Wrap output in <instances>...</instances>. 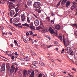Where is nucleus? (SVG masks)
Returning a JSON list of instances; mask_svg holds the SVG:
<instances>
[{
  "mask_svg": "<svg viewBox=\"0 0 77 77\" xmlns=\"http://www.w3.org/2000/svg\"><path fill=\"white\" fill-rule=\"evenodd\" d=\"M33 6L35 9H38L41 6V3L38 2H35L34 3Z\"/></svg>",
  "mask_w": 77,
  "mask_h": 77,
  "instance_id": "nucleus-1",
  "label": "nucleus"
},
{
  "mask_svg": "<svg viewBox=\"0 0 77 77\" xmlns=\"http://www.w3.org/2000/svg\"><path fill=\"white\" fill-rule=\"evenodd\" d=\"M63 41L64 43V45L65 46H66V47H68V46L69 45V42L67 40H65V39L63 36Z\"/></svg>",
  "mask_w": 77,
  "mask_h": 77,
  "instance_id": "nucleus-2",
  "label": "nucleus"
},
{
  "mask_svg": "<svg viewBox=\"0 0 77 77\" xmlns=\"http://www.w3.org/2000/svg\"><path fill=\"white\" fill-rule=\"evenodd\" d=\"M9 8L8 9L9 11H10V10L12 9H13V8H15V7H14V3H12V2H11L9 3Z\"/></svg>",
  "mask_w": 77,
  "mask_h": 77,
  "instance_id": "nucleus-3",
  "label": "nucleus"
},
{
  "mask_svg": "<svg viewBox=\"0 0 77 77\" xmlns=\"http://www.w3.org/2000/svg\"><path fill=\"white\" fill-rule=\"evenodd\" d=\"M71 48L70 47H69L66 48L65 50V51L66 53H69V52L71 51Z\"/></svg>",
  "mask_w": 77,
  "mask_h": 77,
  "instance_id": "nucleus-4",
  "label": "nucleus"
},
{
  "mask_svg": "<svg viewBox=\"0 0 77 77\" xmlns=\"http://www.w3.org/2000/svg\"><path fill=\"white\" fill-rule=\"evenodd\" d=\"M20 17L22 21L23 22L24 21L26 20V15L24 14H21L20 15Z\"/></svg>",
  "mask_w": 77,
  "mask_h": 77,
  "instance_id": "nucleus-5",
  "label": "nucleus"
},
{
  "mask_svg": "<svg viewBox=\"0 0 77 77\" xmlns=\"http://www.w3.org/2000/svg\"><path fill=\"white\" fill-rule=\"evenodd\" d=\"M34 23L36 26H39V20L38 19H36L35 20Z\"/></svg>",
  "mask_w": 77,
  "mask_h": 77,
  "instance_id": "nucleus-6",
  "label": "nucleus"
},
{
  "mask_svg": "<svg viewBox=\"0 0 77 77\" xmlns=\"http://www.w3.org/2000/svg\"><path fill=\"white\" fill-rule=\"evenodd\" d=\"M5 63H3L1 69V72H3L5 71Z\"/></svg>",
  "mask_w": 77,
  "mask_h": 77,
  "instance_id": "nucleus-7",
  "label": "nucleus"
},
{
  "mask_svg": "<svg viewBox=\"0 0 77 77\" xmlns=\"http://www.w3.org/2000/svg\"><path fill=\"white\" fill-rule=\"evenodd\" d=\"M15 71V66H14L12 65L11 66V69H10V72L11 73H13Z\"/></svg>",
  "mask_w": 77,
  "mask_h": 77,
  "instance_id": "nucleus-8",
  "label": "nucleus"
},
{
  "mask_svg": "<svg viewBox=\"0 0 77 77\" xmlns=\"http://www.w3.org/2000/svg\"><path fill=\"white\" fill-rule=\"evenodd\" d=\"M20 21V19L18 18H16L13 20V23H18Z\"/></svg>",
  "mask_w": 77,
  "mask_h": 77,
  "instance_id": "nucleus-9",
  "label": "nucleus"
},
{
  "mask_svg": "<svg viewBox=\"0 0 77 77\" xmlns=\"http://www.w3.org/2000/svg\"><path fill=\"white\" fill-rule=\"evenodd\" d=\"M10 12V15L11 17H13V16L15 15V11H14V10H11Z\"/></svg>",
  "mask_w": 77,
  "mask_h": 77,
  "instance_id": "nucleus-10",
  "label": "nucleus"
},
{
  "mask_svg": "<svg viewBox=\"0 0 77 77\" xmlns=\"http://www.w3.org/2000/svg\"><path fill=\"white\" fill-rule=\"evenodd\" d=\"M70 5H71V1H67L66 3V8H68V7L70 6Z\"/></svg>",
  "mask_w": 77,
  "mask_h": 77,
  "instance_id": "nucleus-11",
  "label": "nucleus"
},
{
  "mask_svg": "<svg viewBox=\"0 0 77 77\" xmlns=\"http://www.w3.org/2000/svg\"><path fill=\"white\" fill-rule=\"evenodd\" d=\"M27 70H25L23 71V76L24 77H26V75H27Z\"/></svg>",
  "mask_w": 77,
  "mask_h": 77,
  "instance_id": "nucleus-12",
  "label": "nucleus"
},
{
  "mask_svg": "<svg viewBox=\"0 0 77 77\" xmlns=\"http://www.w3.org/2000/svg\"><path fill=\"white\" fill-rule=\"evenodd\" d=\"M55 28L57 30H60V26L59 25H56L55 26Z\"/></svg>",
  "mask_w": 77,
  "mask_h": 77,
  "instance_id": "nucleus-13",
  "label": "nucleus"
},
{
  "mask_svg": "<svg viewBox=\"0 0 77 77\" xmlns=\"http://www.w3.org/2000/svg\"><path fill=\"white\" fill-rule=\"evenodd\" d=\"M35 76V71H32L31 72V73L30 75V76L29 77H34Z\"/></svg>",
  "mask_w": 77,
  "mask_h": 77,
  "instance_id": "nucleus-14",
  "label": "nucleus"
},
{
  "mask_svg": "<svg viewBox=\"0 0 77 77\" xmlns=\"http://www.w3.org/2000/svg\"><path fill=\"white\" fill-rule=\"evenodd\" d=\"M49 31L50 33L51 34L54 33V30L51 27L49 28Z\"/></svg>",
  "mask_w": 77,
  "mask_h": 77,
  "instance_id": "nucleus-15",
  "label": "nucleus"
},
{
  "mask_svg": "<svg viewBox=\"0 0 77 77\" xmlns=\"http://www.w3.org/2000/svg\"><path fill=\"white\" fill-rule=\"evenodd\" d=\"M9 28L11 29V30H12L13 31H15V28H14V27H12V26H11V25H9Z\"/></svg>",
  "mask_w": 77,
  "mask_h": 77,
  "instance_id": "nucleus-16",
  "label": "nucleus"
},
{
  "mask_svg": "<svg viewBox=\"0 0 77 77\" xmlns=\"http://www.w3.org/2000/svg\"><path fill=\"white\" fill-rule=\"evenodd\" d=\"M44 25H41L40 26H39L37 27V29L38 30L39 29H43V28H44Z\"/></svg>",
  "mask_w": 77,
  "mask_h": 77,
  "instance_id": "nucleus-17",
  "label": "nucleus"
},
{
  "mask_svg": "<svg viewBox=\"0 0 77 77\" xmlns=\"http://www.w3.org/2000/svg\"><path fill=\"white\" fill-rule=\"evenodd\" d=\"M22 26H26V27H29V25L27 23H26L24 24H22Z\"/></svg>",
  "mask_w": 77,
  "mask_h": 77,
  "instance_id": "nucleus-18",
  "label": "nucleus"
},
{
  "mask_svg": "<svg viewBox=\"0 0 77 77\" xmlns=\"http://www.w3.org/2000/svg\"><path fill=\"white\" fill-rule=\"evenodd\" d=\"M32 3V1H28L27 2V5L28 6H30Z\"/></svg>",
  "mask_w": 77,
  "mask_h": 77,
  "instance_id": "nucleus-19",
  "label": "nucleus"
},
{
  "mask_svg": "<svg viewBox=\"0 0 77 77\" xmlns=\"http://www.w3.org/2000/svg\"><path fill=\"white\" fill-rule=\"evenodd\" d=\"M39 63L41 66H45V64L42 61H40L39 62Z\"/></svg>",
  "mask_w": 77,
  "mask_h": 77,
  "instance_id": "nucleus-20",
  "label": "nucleus"
},
{
  "mask_svg": "<svg viewBox=\"0 0 77 77\" xmlns=\"http://www.w3.org/2000/svg\"><path fill=\"white\" fill-rule=\"evenodd\" d=\"M5 0H0V4H5Z\"/></svg>",
  "mask_w": 77,
  "mask_h": 77,
  "instance_id": "nucleus-21",
  "label": "nucleus"
},
{
  "mask_svg": "<svg viewBox=\"0 0 77 77\" xmlns=\"http://www.w3.org/2000/svg\"><path fill=\"white\" fill-rule=\"evenodd\" d=\"M67 2V0H63L61 3L62 4H63V5H65Z\"/></svg>",
  "mask_w": 77,
  "mask_h": 77,
  "instance_id": "nucleus-22",
  "label": "nucleus"
},
{
  "mask_svg": "<svg viewBox=\"0 0 77 77\" xmlns=\"http://www.w3.org/2000/svg\"><path fill=\"white\" fill-rule=\"evenodd\" d=\"M45 20H47L48 21H49V22H50V17L47 16L45 18Z\"/></svg>",
  "mask_w": 77,
  "mask_h": 77,
  "instance_id": "nucleus-23",
  "label": "nucleus"
},
{
  "mask_svg": "<svg viewBox=\"0 0 77 77\" xmlns=\"http://www.w3.org/2000/svg\"><path fill=\"white\" fill-rule=\"evenodd\" d=\"M38 62L36 61H32V63L33 65H36V64H38Z\"/></svg>",
  "mask_w": 77,
  "mask_h": 77,
  "instance_id": "nucleus-24",
  "label": "nucleus"
},
{
  "mask_svg": "<svg viewBox=\"0 0 77 77\" xmlns=\"http://www.w3.org/2000/svg\"><path fill=\"white\" fill-rule=\"evenodd\" d=\"M31 53H32V55L33 56H35L36 54L35 52H33V51L31 52Z\"/></svg>",
  "mask_w": 77,
  "mask_h": 77,
  "instance_id": "nucleus-25",
  "label": "nucleus"
},
{
  "mask_svg": "<svg viewBox=\"0 0 77 77\" xmlns=\"http://www.w3.org/2000/svg\"><path fill=\"white\" fill-rule=\"evenodd\" d=\"M72 26L73 27H76V29H77V24L74 23L72 24Z\"/></svg>",
  "mask_w": 77,
  "mask_h": 77,
  "instance_id": "nucleus-26",
  "label": "nucleus"
},
{
  "mask_svg": "<svg viewBox=\"0 0 77 77\" xmlns=\"http://www.w3.org/2000/svg\"><path fill=\"white\" fill-rule=\"evenodd\" d=\"M61 2H62V0H60V1H59V2L58 3V4L57 5V8L59 6L60 4V3Z\"/></svg>",
  "mask_w": 77,
  "mask_h": 77,
  "instance_id": "nucleus-27",
  "label": "nucleus"
},
{
  "mask_svg": "<svg viewBox=\"0 0 77 77\" xmlns=\"http://www.w3.org/2000/svg\"><path fill=\"white\" fill-rule=\"evenodd\" d=\"M73 4L75 8H76L77 7V3L75 2H73Z\"/></svg>",
  "mask_w": 77,
  "mask_h": 77,
  "instance_id": "nucleus-28",
  "label": "nucleus"
},
{
  "mask_svg": "<svg viewBox=\"0 0 77 77\" xmlns=\"http://www.w3.org/2000/svg\"><path fill=\"white\" fill-rule=\"evenodd\" d=\"M34 66L35 67H34ZM30 66L32 68H35V67L36 68H38V67H37V66H36V65L34 64L31 65Z\"/></svg>",
  "mask_w": 77,
  "mask_h": 77,
  "instance_id": "nucleus-29",
  "label": "nucleus"
},
{
  "mask_svg": "<svg viewBox=\"0 0 77 77\" xmlns=\"http://www.w3.org/2000/svg\"><path fill=\"white\" fill-rule=\"evenodd\" d=\"M29 40L31 41L32 44L34 43V42L33 41V40L31 38V37H30L29 38Z\"/></svg>",
  "mask_w": 77,
  "mask_h": 77,
  "instance_id": "nucleus-30",
  "label": "nucleus"
},
{
  "mask_svg": "<svg viewBox=\"0 0 77 77\" xmlns=\"http://www.w3.org/2000/svg\"><path fill=\"white\" fill-rule=\"evenodd\" d=\"M15 10L16 11V12H18L19 11V8H18V7H17L16 8H15Z\"/></svg>",
  "mask_w": 77,
  "mask_h": 77,
  "instance_id": "nucleus-31",
  "label": "nucleus"
},
{
  "mask_svg": "<svg viewBox=\"0 0 77 77\" xmlns=\"http://www.w3.org/2000/svg\"><path fill=\"white\" fill-rule=\"evenodd\" d=\"M27 21L28 23H30V21L29 19V17H27Z\"/></svg>",
  "mask_w": 77,
  "mask_h": 77,
  "instance_id": "nucleus-32",
  "label": "nucleus"
},
{
  "mask_svg": "<svg viewBox=\"0 0 77 77\" xmlns=\"http://www.w3.org/2000/svg\"><path fill=\"white\" fill-rule=\"evenodd\" d=\"M29 28V29H30L32 30H34V28L33 27H32V26H29V27H28Z\"/></svg>",
  "mask_w": 77,
  "mask_h": 77,
  "instance_id": "nucleus-33",
  "label": "nucleus"
},
{
  "mask_svg": "<svg viewBox=\"0 0 77 77\" xmlns=\"http://www.w3.org/2000/svg\"><path fill=\"white\" fill-rule=\"evenodd\" d=\"M71 53L70 54V55L72 56H73L74 55V52H73V51H72V50L70 51Z\"/></svg>",
  "mask_w": 77,
  "mask_h": 77,
  "instance_id": "nucleus-34",
  "label": "nucleus"
},
{
  "mask_svg": "<svg viewBox=\"0 0 77 77\" xmlns=\"http://www.w3.org/2000/svg\"><path fill=\"white\" fill-rule=\"evenodd\" d=\"M54 23V20H51V24H53Z\"/></svg>",
  "mask_w": 77,
  "mask_h": 77,
  "instance_id": "nucleus-35",
  "label": "nucleus"
},
{
  "mask_svg": "<svg viewBox=\"0 0 77 77\" xmlns=\"http://www.w3.org/2000/svg\"><path fill=\"white\" fill-rule=\"evenodd\" d=\"M75 8V7L74 5H73L71 7V8L72 10H73V9H74V8Z\"/></svg>",
  "mask_w": 77,
  "mask_h": 77,
  "instance_id": "nucleus-36",
  "label": "nucleus"
},
{
  "mask_svg": "<svg viewBox=\"0 0 77 77\" xmlns=\"http://www.w3.org/2000/svg\"><path fill=\"white\" fill-rule=\"evenodd\" d=\"M6 66H7V67H10L11 66V64H9V63H8L7 64Z\"/></svg>",
  "mask_w": 77,
  "mask_h": 77,
  "instance_id": "nucleus-37",
  "label": "nucleus"
},
{
  "mask_svg": "<svg viewBox=\"0 0 77 77\" xmlns=\"http://www.w3.org/2000/svg\"><path fill=\"white\" fill-rule=\"evenodd\" d=\"M53 45H51L49 46H48V45H47V48H50V47H53Z\"/></svg>",
  "mask_w": 77,
  "mask_h": 77,
  "instance_id": "nucleus-38",
  "label": "nucleus"
},
{
  "mask_svg": "<svg viewBox=\"0 0 77 77\" xmlns=\"http://www.w3.org/2000/svg\"><path fill=\"white\" fill-rule=\"evenodd\" d=\"M18 67H16L15 68V73H17V70H18Z\"/></svg>",
  "mask_w": 77,
  "mask_h": 77,
  "instance_id": "nucleus-39",
  "label": "nucleus"
},
{
  "mask_svg": "<svg viewBox=\"0 0 77 77\" xmlns=\"http://www.w3.org/2000/svg\"><path fill=\"white\" fill-rule=\"evenodd\" d=\"M75 35V36L76 38H77V32H74V33Z\"/></svg>",
  "mask_w": 77,
  "mask_h": 77,
  "instance_id": "nucleus-40",
  "label": "nucleus"
},
{
  "mask_svg": "<svg viewBox=\"0 0 77 77\" xmlns=\"http://www.w3.org/2000/svg\"><path fill=\"white\" fill-rule=\"evenodd\" d=\"M74 58H77V53L75 54L74 55Z\"/></svg>",
  "mask_w": 77,
  "mask_h": 77,
  "instance_id": "nucleus-41",
  "label": "nucleus"
},
{
  "mask_svg": "<svg viewBox=\"0 0 77 77\" xmlns=\"http://www.w3.org/2000/svg\"><path fill=\"white\" fill-rule=\"evenodd\" d=\"M59 38H60V40L61 41H62V36L60 35L59 36Z\"/></svg>",
  "mask_w": 77,
  "mask_h": 77,
  "instance_id": "nucleus-42",
  "label": "nucleus"
},
{
  "mask_svg": "<svg viewBox=\"0 0 77 77\" xmlns=\"http://www.w3.org/2000/svg\"><path fill=\"white\" fill-rule=\"evenodd\" d=\"M23 41H24L26 43H27V40L26 39H24L23 38Z\"/></svg>",
  "mask_w": 77,
  "mask_h": 77,
  "instance_id": "nucleus-43",
  "label": "nucleus"
},
{
  "mask_svg": "<svg viewBox=\"0 0 77 77\" xmlns=\"http://www.w3.org/2000/svg\"><path fill=\"white\" fill-rule=\"evenodd\" d=\"M68 74V75H69V77L67 76H66V77H73V76L71 75H70V74L69 73Z\"/></svg>",
  "mask_w": 77,
  "mask_h": 77,
  "instance_id": "nucleus-44",
  "label": "nucleus"
},
{
  "mask_svg": "<svg viewBox=\"0 0 77 77\" xmlns=\"http://www.w3.org/2000/svg\"><path fill=\"white\" fill-rule=\"evenodd\" d=\"M42 33H45V32H46V31H45V29H43L42 31Z\"/></svg>",
  "mask_w": 77,
  "mask_h": 77,
  "instance_id": "nucleus-45",
  "label": "nucleus"
},
{
  "mask_svg": "<svg viewBox=\"0 0 77 77\" xmlns=\"http://www.w3.org/2000/svg\"><path fill=\"white\" fill-rule=\"evenodd\" d=\"M15 59V57H14V56L13 55L12 57H11V59L12 60H14V59Z\"/></svg>",
  "mask_w": 77,
  "mask_h": 77,
  "instance_id": "nucleus-46",
  "label": "nucleus"
},
{
  "mask_svg": "<svg viewBox=\"0 0 77 77\" xmlns=\"http://www.w3.org/2000/svg\"><path fill=\"white\" fill-rule=\"evenodd\" d=\"M51 62H53L54 63L55 62V60L53 59L50 60Z\"/></svg>",
  "mask_w": 77,
  "mask_h": 77,
  "instance_id": "nucleus-47",
  "label": "nucleus"
},
{
  "mask_svg": "<svg viewBox=\"0 0 77 77\" xmlns=\"http://www.w3.org/2000/svg\"><path fill=\"white\" fill-rule=\"evenodd\" d=\"M1 30H3V29H4V27H3V26H1Z\"/></svg>",
  "mask_w": 77,
  "mask_h": 77,
  "instance_id": "nucleus-48",
  "label": "nucleus"
},
{
  "mask_svg": "<svg viewBox=\"0 0 77 77\" xmlns=\"http://www.w3.org/2000/svg\"><path fill=\"white\" fill-rule=\"evenodd\" d=\"M24 59L25 60L27 61L28 60L27 59H28V57H25Z\"/></svg>",
  "mask_w": 77,
  "mask_h": 77,
  "instance_id": "nucleus-49",
  "label": "nucleus"
},
{
  "mask_svg": "<svg viewBox=\"0 0 77 77\" xmlns=\"http://www.w3.org/2000/svg\"><path fill=\"white\" fill-rule=\"evenodd\" d=\"M18 15V13H16V14H15V15H14V16L13 17H17V16Z\"/></svg>",
  "mask_w": 77,
  "mask_h": 77,
  "instance_id": "nucleus-50",
  "label": "nucleus"
},
{
  "mask_svg": "<svg viewBox=\"0 0 77 77\" xmlns=\"http://www.w3.org/2000/svg\"><path fill=\"white\" fill-rule=\"evenodd\" d=\"M33 24V23L32 22H31L30 24H29V25H30V26H32Z\"/></svg>",
  "mask_w": 77,
  "mask_h": 77,
  "instance_id": "nucleus-51",
  "label": "nucleus"
},
{
  "mask_svg": "<svg viewBox=\"0 0 77 77\" xmlns=\"http://www.w3.org/2000/svg\"><path fill=\"white\" fill-rule=\"evenodd\" d=\"M15 44L16 46H17V47H20V45H18V43H16Z\"/></svg>",
  "mask_w": 77,
  "mask_h": 77,
  "instance_id": "nucleus-52",
  "label": "nucleus"
},
{
  "mask_svg": "<svg viewBox=\"0 0 77 77\" xmlns=\"http://www.w3.org/2000/svg\"><path fill=\"white\" fill-rule=\"evenodd\" d=\"M29 33L31 35H32V34H33V32L32 31H29Z\"/></svg>",
  "mask_w": 77,
  "mask_h": 77,
  "instance_id": "nucleus-53",
  "label": "nucleus"
},
{
  "mask_svg": "<svg viewBox=\"0 0 77 77\" xmlns=\"http://www.w3.org/2000/svg\"><path fill=\"white\" fill-rule=\"evenodd\" d=\"M48 29H45L46 32H48Z\"/></svg>",
  "mask_w": 77,
  "mask_h": 77,
  "instance_id": "nucleus-54",
  "label": "nucleus"
},
{
  "mask_svg": "<svg viewBox=\"0 0 77 77\" xmlns=\"http://www.w3.org/2000/svg\"><path fill=\"white\" fill-rule=\"evenodd\" d=\"M14 24L16 27H17V26H18L17 24L14 23Z\"/></svg>",
  "mask_w": 77,
  "mask_h": 77,
  "instance_id": "nucleus-55",
  "label": "nucleus"
},
{
  "mask_svg": "<svg viewBox=\"0 0 77 77\" xmlns=\"http://www.w3.org/2000/svg\"><path fill=\"white\" fill-rule=\"evenodd\" d=\"M54 44H58V43L57 42H54Z\"/></svg>",
  "mask_w": 77,
  "mask_h": 77,
  "instance_id": "nucleus-56",
  "label": "nucleus"
},
{
  "mask_svg": "<svg viewBox=\"0 0 77 77\" xmlns=\"http://www.w3.org/2000/svg\"><path fill=\"white\" fill-rule=\"evenodd\" d=\"M11 47H14V45L13 44H11Z\"/></svg>",
  "mask_w": 77,
  "mask_h": 77,
  "instance_id": "nucleus-57",
  "label": "nucleus"
},
{
  "mask_svg": "<svg viewBox=\"0 0 77 77\" xmlns=\"http://www.w3.org/2000/svg\"><path fill=\"white\" fill-rule=\"evenodd\" d=\"M14 54H15V55H17V56H18V54H17V52H15L14 53Z\"/></svg>",
  "mask_w": 77,
  "mask_h": 77,
  "instance_id": "nucleus-58",
  "label": "nucleus"
},
{
  "mask_svg": "<svg viewBox=\"0 0 77 77\" xmlns=\"http://www.w3.org/2000/svg\"><path fill=\"white\" fill-rule=\"evenodd\" d=\"M72 70H73V71H76V69H74V68H72Z\"/></svg>",
  "mask_w": 77,
  "mask_h": 77,
  "instance_id": "nucleus-59",
  "label": "nucleus"
},
{
  "mask_svg": "<svg viewBox=\"0 0 77 77\" xmlns=\"http://www.w3.org/2000/svg\"><path fill=\"white\" fill-rule=\"evenodd\" d=\"M21 23H19L17 24V25L18 26H21Z\"/></svg>",
  "mask_w": 77,
  "mask_h": 77,
  "instance_id": "nucleus-60",
  "label": "nucleus"
},
{
  "mask_svg": "<svg viewBox=\"0 0 77 77\" xmlns=\"http://www.w3.org/2000/svg\"><path fill=\"white\" fill-rule=\"evenodd\" d=\"M74 31L75 32L74 33H77V30H75L74 29Z\"/></svg>",
  "mask_w": 77,
  "mask_h": 77,
  "instance_id": "nucleus-61",
  "label": "nucleus"
},
{
  "mask_svg": "<svg viewBox=\"0 0 77 77\" xmlns=\"http://www.w3.org/2000/svg\"><path fill=\"white\" fill-rule=\"evenodd\" d=\"M55 34L56 35H57V30L56 31V32L55 33Z\"/></svg>",
  "mask_w": 77,
  "mask_h": 77,
  "instance_id": "nucleus-62",
  "label": "nucleus"
},
{
  "mask_svg": "<svg viewBox=\"0 0 77 77\" xmlns=\"http://www.w3.org/2000/svg\"><path fill=\"white\" fill-rule=\"evenodd\" d=\"M10 1H11V2H15L16 0H9Z\"/></svg>",
  "mask_w": 77,
  "mask_h": 77,
  "instance_id": "nucleus-63",
  "label": "nucleus"
},
{
  "mask_svg": "<svg viewBox=\"0 0 77 77\" xmlns=\"http://www.w3.org/2000/svg\"><path fill=\"white\" fill-rule=\"evenodd\" d=\"M26 35L27 36H29V32H27L26 33Z\"/></svg>",
  "mask_w": 77,
  "mask_h": 77,
  "instance_id": "nucleus-64",
  "label": "nucleus"
}]
</instances>
